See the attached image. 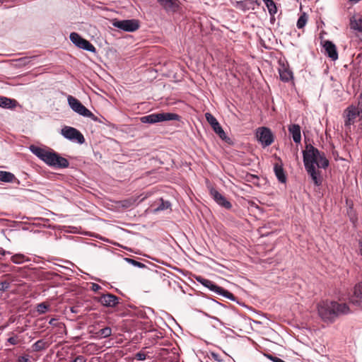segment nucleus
<instances>
[{
  "instance_id": "52",
  "label": "nucleus",
  "mask_w": 362,
  "mask_h": 362,
  "mask_svg": "<svg viewBox=\"0 0 362 362\" xmlns=\"http://www.w3.org/2000/svg\"><path fill=\"white\" fill-rule=\"evenodd\" d=\"M57 271L59 272H63L62 271L59 270V269H57Z\"/></svg>"
},
{
  "instance_id": "16",
  "label": "nucleus",
  "mask_w": 362,
  "mask_h": 362,
  "mask_svg": "<svg viewBox=\"0 0 362 362\" xmlns=\"http://www.w3.org/2000/svg\"><path fill=\"white\" fill-rule=\"evenodd\" d=\"M323 47L325 50V54L332 60L338 59V52L337 51L336 45L329 40H325L323 43Z\"/></svg>"
},
{
  "instance_id": "43",
  "label": "nucleus",
  "mask_w": 362,
  "mask_h": 362,
  "mask_svg": "<svg viewBox=\"0 0 362 362\" xmlns=\"http://www.w3.org/2000/svg\"><path fill=\"white\" fill-rule=\"evenodd\" d=\"M71 362H86V358L82 355H78Z\"/></svg>"
},
{
  "instance_id": "37",
  "label": "nucleus",
  "mask_w": 362,
  "mask_h": 362,
  "mask_svg": "<svg viewBox=\"0 0 362 362\" xmlns=\"http://www.w3.org/2000/svg\"><path fill=\"white\" fill-rule=\"evenodd\" d=\"M56 266L60 267L64 271H65V272H64L65 274L71 276V274H74V270L69 266H63V265L58 264H56Z\"/></svg>"
},
{
  "instance_id": "35",
  "label": "nucleus",
  "mask_w": 362,
  "mask_h": 362,
  "mask_svg": "<svg viewBox=\"0 0 362 362\" xmlns=\"http://www.w3.org/2000/svg\"><path fill=\"white\" fill-rule=\"evenodd\" d=\"M124 260L125 262H127V263H129L134 267H136L138 268H140V269L146 267V264H144V263L138 262V261H136L134 259L129 258V257H124Z\"/></svg>"
},
{
  "instance_id": "38",
  "label": "nucleus",
  "mask_w": 362,
  "mask_h": 362,
  "mask_svg": "<svg viewBox=\"0 0 362 362\" xmlns=\"http://www.w3.org/2000/svg\"><path fill=\"white\" fill-rule=\"evenodd\" d=\"M209 354L211 357L217 362H223L224 361L223 358L219 354L214 351H210Z\"/></svg>"
},
{
  "instance_id": "39",
  "label": "nucleus",
  "mask_w": 362,
  "mask_h": 362,
  "mask_svg": "<svg viewBox=\"0 0 362 362\" xmlns=\"http://www.w3.org/2000/svg\"><path fill=\"white\" fill-rule=\"evenodd\" d=\"M10 288V283L7 281H4L0 283V291L4 292Z\"/></svg>"
},
{
  "instance_id": "36",
  "label": "nucleus",
  "mask_w": 362,
  "mask_h": 362,
  "mask_svg": "<svg viewBox=\"0 0 362 362\" xmlns=\"http://www.w3.org/2000/svg\"><path fill=\"white\" fill-rule=\"evenodd\" d=\"M48 308H49V306L45 303H41L37 305V311L40 314L45 313L47 312V310H48Z\"/></svg>"
},
{
  "instance_id": "32",
  "label": "nucleus",
  "mask_w": 362,
  "mask_h": 362,
  "mask_svg": "<svg viewBox=\"0 0 362 362\" xmlns=\"http://www.w3.org/2000/svg\"><path fill=\"white\" fill-rule=\"evenodd\" d=\"M97 334L100 338H107L112 334V329L110 327H105L101 329H100Z\"/></svg>"
},
{
  "instance_id": "3",
  "label": "nucleus",
  "mask_w": 362,
  "mask_h": 362,
  "mask_svg": "<svg viewBox=\"0 0 362 362\" xmlns=\"http://www.w3.org/2000/svg\"><path fill=\"white\" fill-rule=\"evenodd\" d=\"M344 129L346 134L351 132V127L359 122V129L362 132V93L358 98L357 106L350 105L344 112Z\"/></svg>"
},
{
  "instance_id": "25",
  "label": "nucleus",
  "mask_w": 362,
  "mask_h": 362,
  "mask_svg": "<svg viewBox=\"0 0 362 362\" xmlns=\"http://www.w3.org/2000/svg\"><path fill=\"white\" fill-rule=\"evenodd\" d=\"M16 180L14 174L7 171H0V181L3 182H13Z\"/></svg>"
},
{
  "instance_id": "42",
  "label": "nucleus",
  "mask_w": 362,
  "mask_h": 362,
  "mask_svg": "<svg viewBox=\"0 0 362 362\" xmlns=\"http://www.w3.org/2000/svg\"><path fill=\"white\" fill-rule=\"evenodd\" d=\"M265 356L268 358H269L271 361H272L273 362H286L284 360H282L281 358L274 356H272L271 354H266Z\"/></svg>"
},
{
  "instance_id": "22",
  "label": "nucleus",
  "mask_w": 362,
  "mask_h": 362,
  "mask_svg": "<svg viewBox=\"0 0 362 362\" xmlns=\"http://www.w3.org/2000/svg\"><path fill=\"white\" fill-rule=\"evenodd\" d=\"M17 101L14 99L0 96V107L5 109H13L17 106Z\"/></svg>"
},
{
  "instance_id": "13",
  "label": "nucleus",
  "mask_w": 362,
  "mask_h": 362,
  "mask_svg": "<svg viewBox=\"0 0 362 362\" xmlns=\"http://www.w3.org/2000/svg\"><path fill=\"white\" fill-rule=\"evenodd\" d=\"M349 303L356 307L362 308V283L355 286L354 293L349 298Z\"/></svg>"
},
{
  "instance_id": "21",
  "label": "nucleus",
  "mask_w": 362,
  "mask_h": 362,
  "mask_svg": "<svg viewBox=\"0 0 362 362\" xmlns=\"http://www.w3.org/2000/svg\"><path fill=\"white\" fill-rule=\"evenodd\" d=\"M274 172L279 182H286L287 177L285 174L282 163H275L274 165Z\"/></svg>"
},
{
  "instance_id": "12",
  "label": "nucleus",
  "mask_w": 362,
  "mask_h": 362,
  "mask_svg": "<svg viewBox=\"0 0 362 362\" xmlns=\"http://www.w3.org/2000/svg\"><path fill=\"white\" fill-rule=\"evenodd\" d=\"M98 302L105 307L114 308L119 304V298L112 293H105L98 298Z\"/></svg>"
},
{
  "instance_id": "14",
  "label": "nucleus",
  "mask_w": 362,
  "mask_h": 362,
  "mask_svg": "<svg viewBox=\"0 0 362 362\" xmlns=\"http://www.w3.org/2000/svg\"><path fill=\"white\" fill-rule=\"evenodd\" d=\"M210 194L216 202L217 204L219 206L224 207L225 209H229L232 207V204L229 201L226 199V198L219 193L216 189L212 188L210 190Z\"/></svg>"
},
{
  "instance_id": "19",
  "label": "nucleus",
  "mask_w": 362,
  "mask_h": 362,
  "mask_svg": "<svg viewBox=\"0 0 362 362\" xmlns=\"http://www.w3.org/2000/svg\"><path fill=\"white\" fill-rule=\"evenodd\" d=\"M288 130L293 141L296 144L300 143L301 141L300 127L297 124H292L288 126Z\"/></svg>"
},
{
  "instance_id": "6",
  "label": "nucleus",
  "mask_w": 362,
  "mask_h": 362,
  "mask_svg": "<svg viewBox=\"0 0 362 362\" xmlns=\"http://www.w3.org/2000/svg\"><path fill=\"white\" fill-rule=\"evenodd\" d=\"M61 134L66 139L83 144L85 138L80 131L74 127L65 126L61 129Z\"/></svg>"
},
{
  "instance_id": "26",
  "label": "nucleus",
  "mask_w": 362,
  "mask_h": 362,
  "mask_svg": "<svg viewBox=\"0 0 362 362\" xmlns=\"http://www.w3.org/2000/svg\"><path fill=\"white\" fill-rule=\"evenodd\" d=\"M69 39L71 41V42L78 48L80 47L84 40V38H83L79 34L74 32L70 34Z\"/></svg>"
},
{
  "instance_id": "49",
  "label": "nucleus",
  "mask_w": 362,
  "mask_h": 362,
  "mask_svg": "<svg viewBox=\"0 0 362 362\" xmlns=\"http://www.w3.org/2000/svg\"><path fill=\"white\" fill-rule=\"evenodd\" d=\"M359 248H360V253L362 256V239L359 241Z\"/></svg>"
},
{
  "instance_id": "47",
  "label": "nucleus",
  "mask_w": 362,
  "mask_h": 362,
  "mask_svg": "<svg viewBox=\"0 0 362 362\" xmlns=\"http://www.w3.org/2000/svg\"><path fill=\"white\" fill-rule=\"evenodd\" d=\"M11 252L9 251H6L2 248L0 249V255H10Z\"/></svg>"
},
{
  "instance_id": "5",
  "label": "nucleus",
  "mask_w": 362,
  "mask_h": 362,
  "mask_svg": "<svg viewBox=\"0 0 362 362\" xmlns=\"http://www.w3.org/2000/svg\"><path fill=\"white\" fill-rule=\"evenodd\" d=\"M67 102L69 107L71 108L73 111L78 113V115L90 118L92 120L97 122L98 117L91 112L88 109H87L78 99L73 97L72 95H69L67 97Z\"/></svg>"
},
{
  "instance_id": "1",
  "label": "nucleus",
  "mask_w": 362,
  "mask_h": 362,
  "mask_svg": "<svg viewBox=\"0 0 362 362\" xmlns=\"http://www.w3.org/2000/svg\"><path fill=\"white\" fill-rule=\"evenodd\" d=\"M317 310L322 320L327 322H333L338 316L351 312L347 303L334 300L322 301L318 304Z\"/></svg>"
},
{
  "instance_id": "17",
  "label": "nucleus",
  "mask_w": 362,
  "mask_h": 362,
  "mask_svg": "<svg viewBox=\"0 0 362 362\" xmlns=\"http://www.w3.org/2000/svg\"><path fill=\"white\" fill-rule=\"evenodd\" d=\"M29 148L34 155L46 163L51 150L47 151L35 145H31Z\"/></svg>"
},
{
  "instance_id": "27",
  "label": "nucleus",
  "mask_w": 362,
  "mask_h": 362,
  "mask_svg": "<svg viewBox=\"0 0 362 362\" xmlns=\"http://www.w3.org/2000/svg\"><path fill=\"white\" fill-rule=\"evenodd\" d=\"M350 28L358 32H362V19H356L354 17L350 19Z\"/></svg>"
},
{
  "instance_id": "40",
  "label": "nucleus",
  "mask_w": 362,
  "mask_h": 362,
  "mask_svg": "<svg viewBox=\"0 0 362 362\" xmlns=\"http://www.w3.org/2000/svg\"><path fill=\"white\" fill-rule=\"evenodd\" d=\"M18 335H14L13 337L8 338L6 345H7V344H9L11 345H16L18 344Z\"/></svg>"
},
{
  "instance_id": "20",
  "label": "nucleus",
  "mask_w": 362,
  "mask_h": 362,
  "mask_svg": "<svg viewBox=\"0 0 362 362\" xmlns=\"http://www.w3.org/2000/svg\"><path fill=\"white\" fill-rule=\"evenodd\" d=\"M305 169L316 186L322 185L320 172L316 170L315 167H305Z\"/></svg>"
},
{
  "instance_id": "48",
  "label": "nucleus",
  "mask_w": 362,
  "mask_h": 362,
  "mask_svg": "<svg viewBox=\"0 0 362 362\" xmlns=\"http://www.w3.org/2000/svg\"><path fill=\"white\" fill-rule=\"evenodd\" d=\"M361 0H349V1L351 4H357L358 2L361 1Z\"/></svg>"
},
{
  "instance_id": "10",
  "label": "nucleus",
  "mask_w": 362,
  "mask_h": 362,
  "mask_svg": "<svg viewBox=\"0 0 362 362\" xmlns=\"http://www.w3.org/2000/svg\"><path fill=\"white\" fill-rule=\"evenodd\" d=\"M167 13H175L180 9V0H156Z\"/></svg>"
},
{
  "instance_id": "4",
  "label": "nucleus",
  "mask_w": 362,
  "mask_h": 362,
  "mask_svg": "<svg viewBox=\"0 0 362 362\" xmlns=\"http://www.w3.org/2000/svg\"><path fill=\"white\" fill-rule=\"evenodd\" d=\"M180 119V116L172 112H159L152 113L143 116L140 118V121L144 124H156L160 122Z\"/></svg>"
},
{
  "instance_id": "51",
  "label": "nucleus",
  "mask_w": 362,
  "mask_h": 362,
  "mask_svg": "<svg viewBox=\"0 0 362 362\" xmlns=\"http://www.w3.org/2000/svg\"><path fill=\"white\" fill-rule=\"evenodd\" d=\"M71 311L74 313H77V309L75 307H72V308H71Z\"/></svg>"
},
{
  "instance_id": "46",
  "label": "nucleus",
  "mask_w": 362,
  "mask_h": 362,
  "mask_svg": "<svg viewBox=\"0 0 362 362\" xmlns=\"http://www.w3.org/2000/svg\"><path fill=\"white\" fill-rule=\"evenodd\" d=\"M59 261L63 262H64V263H66V264H69V265H70L71 267H74L75 266V264L72 262L69 261V260L59 259Z\"/></svg>"
},
{
  "instance_id": "28",
  "label": "nucleus",
  "mask_w": 362,
  "mask_h": 362,
  "mask_svg": "<svg viewBox=\"0 0 362 362\" xmlns=\"http://www.w3.org/2000/svg\"><path fill=\"white\" fill-rule=\"evenodd\" d=\"M264 2L266 6L267 7L269 15L274 17V15L277 13V8L276 4L274 2L273 0H267Z\"/></svg>"
},
{
  "instance_id": "24",
  "label": "nucleus",
  "mask_w": 362,
  "mask_h": 362,
  "mask_svg": "<svg viewBox=\"0 0 362 362\" xmlns=\"http://www.w3.org/2000/svg\"><path fill=\"white\" fill-rule=\"evenodd\" d=\"M49 343L44 339H39L32 345L33 351H41L46 349L49 346Z\"/></svg>"
},
{
  "instance_id": "41",
  "label": "nucleus",
  "mask_w": 362,
  "mask_h": 362,
  "mask_svg": "<svg viewBox=\"0 0 362 362\" xmlns=\"http://www.w3.org/2000/svg\"><path fill=\"white\" fill-rule=\"evenodd\" d=\"M135 358L138 361H144L146 358V355L145 353L139 351L136 354Z\"/></svg>"
},
{
  "instance_id": "29",
  "label": "nucleus",
  "mask_w": 362,
  "mask_h": 362,
  "mask_svg": "<svg viewBox=\"0 0 362 362\" xmlns=\"http://www.w3.org/2000/svg\"><path fill=\"white\" fill-rule=\"evenodd\" d=\"M79 48L92 53L96 52V48L93 45V44L86 39L83 40V42Z\"/></svg>"
},
{
  "instance_id": "8",
  "label": "nucleus",
  "mask_w": 362,
  "mask_h": 362,
  "mask_svg": "<svg viewBox=\"0 0 362 362\" xmlns=\"http://www.w3.org/2000/svg\"><path fill=\"white\" fill-rule=\"evenodd\" d=\"M46 164L55 168H66L69 165V163L66 158L61 156L53 150H51Z\"/></svg>"
},
{
  "instance_id": "2",
  "label": "nucleus",
  "mask_w": 362,
  "mask_h": 362,
  "mask_svg": "<svg viewBox=\"0 0 362 362\" xmlns=\"http://www.w3.org/2000/svg\"><path fill=\"white\" fill-rule=\"evenodd\" d=\"M303 158L305 167H317L325 169L329 165V160L325 153L320 151L311 144H306L303 151Z\"/></svg>"
},
{
  "instance_id": "45",
  "label": "nucleus",
  "mask_w": 362,
  "mask_h": 362,
  "mask_svg": "<svg viewBox=\"0 0 362 362\" xmlns=\"http://www.w3.org/2000/svg\"><path fill=\"white\" fill-rule=\"evenodd\" d=\"M102 288V287L98 284H95V283H92L91 284V290L95 291V292H97L98 291L100 290Z\"/></svg>"
},
{
  "instance_id": "15",
  "label": "nucleus",
  "mask_w": 362,
  "mask_h": 362,
  "mask_svg": "<svg viewBox=\"0 0 362 362\" xmlns=\"http://www.w3.org/2000/svg\"><path fill=\"white\" fill-rule=\"evenodd\" d=\"M255 6H259V3L257 0H244V1H238L235 2V6L243 11H247L249 10H254L255 8Z\"/></svg>"
},
{
  "instance_id": "23",
  "label": "nucleus",
  "mask_w": 362,
  "mask_h": 362,
  "mask_svg": "<svg viewBox=\"0 0 362 362\" xmlns=\"http://www.w3.org/2000/svg\"><path fill=\"white\" fill-rule=\"evenodd\" d=\"M280 79L284 82H288L293 78V72L284 65L279 69Z\"/></svg>"
},
{
  "instance_id": "18",
  "label": "nucleus",
  "mask_w": 362,
  "mask_h": 362,
  "mask_svg": "<svg viewBox=\"0 0 362 362\" xmlns=\"http://www.w3.org/2000/svg\"><path fill=\"white\" fill-rule=\"evenodd\" d=\"M196 280L204 287L209 288L210 291L216 293H217L218 289H220V286L216 284L214 282L201 276H196Z\"/></svg>"
},
{
  "instance_id": "11",
  "label": "nucleus",
  "mask_w": 362,
  "mask_h": 362,
  "mask_svg": "<svg viewBox=\"0 0 362 362\" xmlns=\"http://www.w3.org/2000/svg\"><path fill=\"white\" fill-rule=\"evenodd\" d=\"M205 117L214 132L217 134L222 140H226L227 136L216 117L209 112L205 114Z\"/></svg>"
},
{
  "instance_id": "30",
  "label": "nucleus",
  "mask_w": 362,
  "mask_h": 362,
  "mask_svg": "<svg viewBox=\"0 0 362 362\" xmlns=\"http://www.w3.org/2000/svg\"><path fill=\"white\" fill-rule=\"evenodd\" d=\"M171 207V203L168 200H164L163 199H160V203L158 206L154 209L155 212L164 211L165 209H170Z\"/></svg>"
},
{
  "instance_id": "34",
  "label": "nucleus",
  "mask_w": 362,
  "mask_h": 362,
  "mask_svg": "<svg viewBox=\"0 0 362 362\" xmlns=\"http://www.w3.org/2000/svg\"><path fill=\"white\" fill-rule=\"evenodd\" d=\"M308 21V16L303 13L298 19L296 26L298 29L303 28Z\"/></svg>"
},
{
  "instance_id": "7",
  "label": "nucleus",
  "mask_w": 362,
  "mask_h": 362,
  "mask_svg": "<svg viewBox=\"0 0 362 362\" xmlns=\"http://www.w3.org/2000/svg\"><path fill=\"white\" fill-rule=\"evenodd\" d=\"M112 25L125 32L132 33L137 30L139 27V21L136 19L115 20Z\"/></svg>"
},
{
  "instance_id": "31",
  "label": "nucleus",
  "mask_w": 362,
  "mask_h": 362,
  "mask_svg": "<svg viewBox=\"0 0 362 362\" xmlns=\"http://www.w3.org/2000/svg\"><path fill=\"white\" fill-rule=\"evenodd\" d=\"M217 294L221 295L223 297H226V298H227L231 300H233V301L235 300V297L234 296V295L232 293H230L228 290H226L225 288H223L221 286H220V289H218V291L217 292Z\"/></svg>"
},
{
  "instance_id": "33",
  "label": "nucleus",
  "mask_w": 362,
  "mask_h": 362,
  "mask_svg": "<svg viewBox=\"0 0 362 362\" xmlns=\"http://www.w3.org/2000/svg\"><path fill=\"white\" fill-rule=\"evenodd\" d=\"M11 259L13 263L16 264H22L27 260L25 256L22 254H16L11 257Z\"/></svg>"
},
{
  "instance_id": "50",
  "label": "nucleus",
  "mask_w": 362,
  "mask_h": 362,
  "mask_svg": "<svg viewBox=\"0 0 362 362\" xmlns=\"http://www.w3.org/2000/svg\"><path fill=\"white\" fill-rule=\"evenodd\" d=\"M56 321V320L54 318H52L49 322V325H54V322Z\"/></svg>"
},
{
  "instance_id": "9",
  "label": "nucleus",
  "mask_w": 362,
  "mask_h": 362,
  "mask_svg": "<svg viewBox=\"0 0 362 362\" xmlns=\"http://www.w3.org/2000/svg\"><path fill=\"white\" fill-rule=\"evenodd\" d=\"M256 136L264 147L270 146L274 141V135L271 129L266 127H259L256 132Z\"/></svg>"
},
{
  "instance_id": "44",
  "label": "nucleus",
  "mask_w": 362,
  "mask_h": 362,
  "mask_svg": "<svg viewBox=\"0 0 362 362\" xmlns=\"http://www.w3.org/2000/svg\"><path fill=\"white\" fill-rule=\"evenodd\" d=\"M18 362H30L29 361V356L28 355L20 356L18 358Z\"/></svg>"
}]
</instances>
